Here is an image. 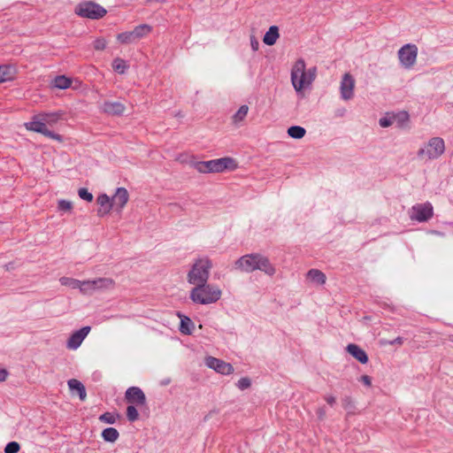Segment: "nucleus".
Masks as SVG:
<instances>
[{
    "instance_id": "obj_17",
    "label": "nucleus",
    "mask_w": 453,
    "mask_h": 453,
    "mask_svg": "<svg viewBox=\"0 0 453 453\" xmlns=\"http://www.w3.org/2000/svg\"><path fill=\"white\" fill-rule=\"evenodd\" d=\"M96 201L100 205V208L97 211V214L100 217H104V215L108 214L110 211L114 208L112 200L106 194L100 195Z\"/></svg>"
},
{
    "instance_id": "obj_30",
    "label": "nucleus",
    "mask_w": 453,
    "mask_h": 453,
    "mask_svg": "<svg viewBox=\"0 0 453 453\" xmlns=\"http://www.w3.org/2000/svg\"><path fill=\"white\" fill-rule=\"evenodd\" d=\"M249 111V107L246 104L242 105L238 111L232 117V120L234 124H238L242 122L247 116Z\"/></svg>"
},
{
    "instance_id": "obj_39",
    "label": "nucleus",
    "mask_w": 453,
    "mask_h": 453,
    "mask_svg": "<svg viewBox=\"0 0 453 453\" xmlns=\"http://www.w3.org/2000/svg\"><path fill=\"white\" fill-rule=\"evenodd\" d=\"M79 196L87 201V202H92L93 201V195L85 188H81L78 190Z\"/></svg>"
},
{
    "instance_id": "obj_10",
    "label": "nucleus",
    "mask_w": 453,
    "mask_h": 453,
    "mask_svg": "<svg viewBox=\"0 0 453 453\" xmlns=\"http://www.w3.org/2000/svg\"><path fill=\"white\" fill-rule=\"evenodd\" d=\"M418 48L414 44H406L398 50V57L401 64L411 68L416 62Z\"/></svg>"
},
{
    "instance_id": "obj_44",
    "label": "nucleus",
    "mask_w": 453,
    "mask_h": 453,
    "mask_svg": "<svg viewBox=\"0 0 453 453\" xmlns=\"http://www.w3.org/2000/svg\"><path fill=\"white\" fill-rule=\"evenodd\" d=\"M250 46L254 51L259 49V42L255 35H250Z\"/></svg>"
},
{
    "instance_id": "obj_24",
    "label": "nucleus",
    "mask_w": 453,
    "mask_h": 453,
    "mask_svg": "<svg viewBox=\"0 0 453 453\" xmlns=\"http://www.w3.org/2000/svg\"><path fill=\"white\" fill-rule=\"evenodd\" d=\"M15 69L11 65H0V83L13 80Z\"/></svg>"
},
{
    "instance_id": "obj_43",
    "label": "nucleus",
    "mask_w": 453,
    "mask_h": 453,
    "mask_svg": "<svg viewBox=\"0 0 453 453\" xmlns=\"http://www.w3.org/2000/svg\"><path fill=\"white\" fill-rule=\"evenodd\" d=\"M42 134L47 137H50L51 139H54V140H57V141H61V136L60 134H56L52 131H50V129H48L46 127V130L44 132H42Z\"/></svg>"
},
{
    "instance_id": "obj_45",
    "label": "nucleus",
    "mask_w": 453,
    "mask_h": 453,
    "mask_svg": "<svg viewBox=\"0 0 453 453\" xmlns=\"http://www.w3.org/2000/svg\"><path fill=\"white\" fill-rule=\"evenodd\" d=\"M359 380L367 387H370L372 385V379L368 375H362Z\"/></svg>"
},
{
    "instance_id": "obj_6",
    "label": "nucleus",
    "mask_w": 453,
    "mask_h": 453,
    "mask_svg": "<svg viewBox=\"0 0 453 453\" xmlns=\"http://www.w3.org/2000/svg\"><path fill=\"white\" fill-rule=\"evenodd\" d=\"M444 150L445 144L443 139L433 137L423 148L418 150L417 155L421 159L433 160L441 156Z\"/></svg>"
},
{
    "instance_id": "obj_23",
    "label": "nucleus",
    "mask_w": 453,
    "mask_h": 453,
    "mask_svg": "<svg viewBox=\"0 0 453 453\" xmlns=\"http://www.w3.org/2000/svg\"><path fill=\"white\" fill-rule=\"evenodd\" d=\"M179 317L180 318V325L179 328L180 333L186 335H190L195 327L193 321L187 316H181L179 314Z\"/></svg>"
},
{
    "instance_id": "obj_14",
    "label": "nucleus",
    "mask_w": 453,
    "mask_h": 453,
    "mask_svg": "<svg viewBox=\"0 0 453 453\" xmlns=\"http://www.w3.org/2000/svg\"><path fill=\"white\" fill-rule=\"evenodd\" d=\"M90 326H83L80 330L74 332L67 341V348L70 349H78L90 332Z\"/></svg>"
},
{
    "instance_id": "obj_46",
    "label": "nucleus",
    "mask_w": 453,
    "mask_h": 453,
    "mask_svg": "<svg viewBox=\"0 0 453 453\" xmlns=\"http://www.w3.org/2000/svg\"><path fill=\"white\" fill-rule=\"evenodd\" d=\"M8 377V372L5 369H0V381H4Z\"/></svg>"
},
{
    "instance_id": "obj_7",
    "label": "nucleus",
    "mask_w": 453,
    "mask_h": 453,
    "mask_svg": "<svg viewBox=\"0 0 453 453\" xmlns=\"http://www.w3.org/2000/svg\"><path fill=\"white\" fill-rule=\"evenodd\" d=\"M74 12L78 16L90 19H99L107 12L103 6L92 1L80 3Z\"/></svg>"
},
{
    "instance_id": "obj_36",
    "label": "nucleus",
    "mask_w": 453,
    "mask_h": 453,
    "mask_svg": "<svg viewBox=\"0 0 453 453\" xmlns=\"http://www.w3.org/2000/svg\"><path fill=\"white\" fill-rule=\"evenodd\" d=\"M73 209V203L70 201L61 199L58 202V210L59 211L70 212Z\"/></svg>"
},
{
    "instance_id": "obj_25",
    "label": "nucleus",
    "mask_w": 453,
    "mask_h": 453,
    "mask_svg": "<svg viewBox=\"0 0 453 453\" xmlns=\"http://www.w3.org/2000/svg\"><path fill=\"white\" fill-rule=\"evenodd\" d=\"M35 119L31 122L27 123L26 127L28 130L42 134V132L46 130V124L42 119Z\"/></svg>"
},
{
    "instance_id": "obj_13",
    "label": "nucleus",
    "mask_w": 453,
    "mask_h": 453,
    "mask_svg": "<svg viewBox=\"0 0 453 453\" xmlns=\"http://www.w3.org/2000/svg\"><path fill=\"white\" fill-rule=\"evenodd\" d=\"M125 398L130 404H134L137 407L146 405V396L143 391L138 387H130L127 389Z\"/></svg>"
},
{
    "instance_id": "obj_8",
    "label": "nucleus",
    "mask_w": 453,
    "mask_h": 453,
    "mask_svg": "<svg viewBox=\"0 0 453 453\" xmlns=\"http://www.w3.org/2000/svg\"><path fill=\"white\" fill-rule=\"evenodd\" d=\"M114 287V281L111 278H96L94 280H83L81 293L83 295H93L97 291L111 289Z\"/></svg>"
},
{
    "instance_id": "obj_18",
    "label": "nucleus",
    "mask_w": 453,
    "mask_h": 453,
    "mask_svg": "<svg viewBox=\"0 0 453 453\" xmlns=\"http://www.w3.org/2000/svg\"><path fill=\"white\" fill-rule=\"evenodd\" d=\"M347 351L361 364L368 362V356L365 351L355 343H350L346 348Z\"/></svg>"
},
{
    "instance_id": "obj_42",
    "label": "nucleus",
    "mask_w": 453,
    "mask_h": 453,
    "mask_svg": "<svg viewBox=\"0 0 453 453\" xmlns=\"http://www.w3.org/2000/svg\"><path fill=\"white\" fill-rule=\"evenodd\" d=\"M342 406L346 410H352L354 408V403L350 396H344L342 400Z\"/></svg>"
},
{
    "instance_id": "obj_37",
    "label": "nucleus",
    "mask_w": 453,
    "mask_h": 453,
    "mask_svg": "<svg viewBox=\"0 0 453 453\" xmlns=\"http://www.w3.org/2000/svg\"><path fill=\"white\" fill-rule=\"evenodd\" d=\"M99 420L106 424H114L117 420V416L111 412H104L100 415Z\"/></svg>"
},
{
    "instance_id": "obj_1",
    "label": "nucleus",
    "mask_w": 453,
    "mask_h": 453,
    "mask_svg": "<svg viewBox=\"0 0 453 453\" xmlns=\"http://www.w3.org/2000/svg\"><path fill=\"white\" fill-rule=\"evenodd\" d=\"M234 269L242 273H252L259 270L268 276H273L276 273V268L269 258L260 253L242 256L234 262Z\"/></svg>"
},
{
    "instance_id": "obj_40",
    "label": "nucleus",
    "mask_w": 453,
    "mask_h": 453,
    "mask_svg": "<svg viewBox=\"0 0 453 453\" xmlns=\"http://www.w3.org/2000/svg\"><path fill=\"white\" fill-rule=\"evenodd\" d=\"M250 385H251V381H250V380L248 377L241 378L237 381V384H236L238 388L241 389V390H244V389L249 388L250 387Z\"/></svg>"
},
{
    "instance_id": "obj_31",
    "label": "nucleus",
    "mask_w": 453,
    "mask_h": 453,
    "mask_svg": "<svg viewBox=\"0 0 453 453\" xmlns=\"http://www.w3.org/2000/svg\"><path fill=\"white\" fill-rule=\"evenodd\" d=\"M71 84V80L64 75L57 76L53 81V86L60 89H65L69 88Z\"/></svg>"
},
{
    "instance_id": "obj_22",
    "label": "nucleus",
    "mask_w": 453,
    "mask_h": 453,
    "mask_svg": "<svg viewBox=\"0 0 453 453\" xmlns=\"http://www.w3.org/2000/svg\"><path fill=\"white\" fill-rule=\"evenodd\" d=\"M307 279L318 285H323L326 282V275L324 273L318 269H311L307 273Z\"/></svg>"
},
{
    "instance_id": "obj_2",
    "label": "nucleus",
    "mask_w": 453,
    "mask_h": 453,
    "mask_svg": "<svg viewBox=\"0 0 453 453\" xmlns=\"http://www.w3.org/2000/svg\"><path fill=\"white\" fill-rule=\"evenodd\" d=\"M317 68L311 67L306 70V65L303 58H299L294 64L291 70V82L296 92L311 86L316 78Z\"/></svg>"
},
{
    "instance_id": "obj_12",
    "label": "nucleus",
    "mask_w": 453,
    "mask_h": 453,
    "mask_svg": "<svg viewBox=\"0 0 453 453\" xmlns=\"http://www.w3.org/2000/svg\"><path fill=\"white\" fill-rule=\"evenodd\" d=\"M355 79L353 76L347 73L341 81L340 93L342 99L348 101L354 96Z\"/></svg>"
},
{
    "instance_id": "obj_28",
    "label": "nucleus",
    "mask_w": 453,
    "mask_h": 453,
    "mask_svg": "<svg viewBox=\"0 0 453 453\" xmlns=\"http://www.w3.org/2000/svg\"><path fill=\"white\" fill-rule=\"evenodd\" d=\"M61 113L60 112H44L42 114H39L36 118L42 119L45 124H55L58 122V120L60 119Z\"/></svg>"
},
{
    "instance_id": "obj_33",
    "label": "nucleus",
    "mask_w": 453,
    "mask_h": 453,
    "mask_svg": "<svg viewBox=\"0 0 453 453\" xmlns=\"http://www.w3.org/2000/svg\"><path fill=\"white\" fill-rule=\"evenodd\" d=\"M117 40L123 44H130L135 42L137 40L134 37L133 31L120 33L117 35Z\"/></svg>"
},
{
    "instance_id": "obj_49",
    "label": "nucleus",
    "mask_w": 453,
    "mask_h": 453,
    "mask_svg": "<svg viewBox=\"0 0 453 453\" xmlns=\"http://www.w3.org/2000/svg\"><path fill=\"white\" fill-rule=\"evenodd\" d=\"M318 417L319 419H323L326 416V410L325 408H319L317 411Z\"/></svg>"
},
{
    "instance_id": "obj_50",
    "label": "nucleus",
    "mask_w": 453,
    "mask_h": 453,
    "mask_svg": "<svg viewBox=\"0 0 453 453\" xmlns=\"http://www.w3.org/2000/svg\"><path fill=\"white\" fill-rule=\"evenodd\" d=\"M344 112H345V110H344V109H342V113H340V115H343V113H344Z\"/></svg>"
},
{
    "instance_id": "obj_15",
    "label": "nucleus",
    "mask_w": 453,
    "mask_h": 453,
    "mask_svg": "<svg viewBox=\"0 0 453 453\" xmlns=\"http://www.w3.org/2000/svg\"><path fill=\"white\" fill-rule=\"evenodd\" d=\"M129 195L125 188H118L112 196V203L117 211H121L128 202Z\"/></svg>"
},
{
    "instance_id": "obj_4",
    "label": "nucleus",
    "mask_w": 453,
    "mask_h": 453,
    "mask_svg": "<svg viewBox=\"0 0 453 453\" xmlns=\"http://www.w3.org/2000/svg\"><path fill=\"white\" fill-rule=\"evenodd\" d=\"M194 167L202 173H222L225 170L236 169L237 164L234 158L226 157L209 161L195 162Z\"/></svg>"
},
{
    "instance_id": "obj_19",
    "label": "nucleus",
    "mask_w": 453,
    "mask_h": 453,
    "mask_svg": "<svg viewBox=\"0 0 453 453\" xmlns=\"http://www.w3.org/2000/svg\"><path fill=\"white\" fill-rule=\"evenodd\" d=\"M69 388L72 391H76L81 401H85L87 393L84 385L76 379H71L67 382Z\"/></svg>"
},
{
    "instance_id": "obj_27",
    "label": "nucleus",
    "mask_w": 453,
    "mask_h": 453,
    "mask_svg": "<svg viewBox=\"0 0 453 453\" xmlns=\"http://www.w3.org/2000/svg\"><path fill=\"white\" fill-rule=\"evenodd\" d=\"M119 434L114 427H107L103 430L102 437L105 441L114 442L118 440Z\"/></svg>"
},
{
    "instance_id": "obj_38",
    "label": "nucleus",
    "mask_w": 453,
    "mask_h": 453,
    "mask_svg": "<svg viewBox=\"0 0 453 453\" xmlns=\"http://www.w3.org/2000/svg\"><path fill=\"white\" fill-rule=\"evenodd\" d=\"M19 449L20 446L17 441H11L6 444L4 453H18Z\"/></svg>"
},
{
    "instance_id": "obj_5",
    "label": "nucleus",
    "mask_w": 453,
    "mask_h": 453,
    "mask_svg": "<svg viewBox=\"0 0 453 453\" xmlns=\"http://www.w3.org/2000/svg\"><path fill=\"white\" fill-rule=\"evenodd\" d=\"M211 267L212 264L209 258L203 257L197 259L188 273V283L196 286L206 283L209 280Z\"/></svg>"
},
{
    "instance_id": "obj_9",
    "label": "nucleus",
    "mask_w": 453,
    "mask_h": 453,
    "mask_svg": "<svg viewBox=\"0 0 453 453\" xmlns=\"http://www.w3.org/2000/svg\"><path fill=\"white\" fill-rule=\"evenodd\" d=\"M409 213L411 219L426 222L433 217L434 210L432 204L426 202L413 205Z\"/></svg>"
},
{
    "instance_id": "obj_11",
    "label": "nucleus",
    "mask_w": 453,
    "mask_h": 453,
    "mask_svg": "<svg viewBox=\"0 0 453 453\" xmlns=\"http://www.w3.org/2000/svg\"><path fill=\"white\" fill-rule=\"evenodd\" d=\"M205 365L223 375H229L234 372V367L230 363H226L214 357L205 358Z\"/></svg>"
},
{
    "instance_id": "obj_41",
    "label": "nucleus",
    "mask_w": 453,
    "mask_h": 453,
    "mask_svg": "<svg viewBox=\"0 0 453 453\" xmlns=\"http://www.w3.org/2000/svg\"><path fill=\"white\" fill-rule=\"evenodd\" d=\"M106 41L104 38H97L94 41V48L96 50H103L106 47Z\"/></svg>"
},
{
    "instance_id": "obj_26",
    "label": "nucleus",
    "mask_w": 453,
    "mask_h": 453,
    "mask_svg": "<svg viewBox=\"0 0 453 453\" xmlns=\"http://www.w3.org/2000/svg\"><path fill=\"white\" fill-rule=\"evenodd\" d=\"M152 30V27L150 25L142 24L135 27L133 30V34L136 40H140L149 35Z\"/></svg>"
},
{
    "instance_id": "obj_20",
    "label": "nucleus",
    "mask_w": 453,
    "mask_h": 453,
    "mask_svg": "<svg viewBox=\"0 0 453 453\" xmlns=\"http://www.w3.org/2000/svg\"><path fill=\"white\" fill-rule=\"evenodd\" d=\"M279 28L277 26H272L269 27L268 31L265 34L263 42L268 45L273 46L277 42V39L279 38Z\"/></svg>"
},
{
    "instance_id": "obj_29",
    "label": "nucleus",
    "mask_w": 453,
    "mask_h": 453,
    "mask_svg": "<svg viewBox=\"0 0 453 453\" xmlns=\"http://www.w3.org/2000/svg\"><path fill=\"white\" fill-rule=\"evenodd\" d=\"M59 281H60L61 285H63V286L69 287L73 289L78 288L81 291V284H82L81 280H76L73 278H69V277H62L59 279Z\"/></svg>"
},
{
    "instance_id": "obj_35",
    "label": "nucleus",
    "mask_w": 453,
    "mask_h": 453,
    "mask_svg": "<svg viewBox=\"0 0 453 453\" xmlns=\"http://www.w3.org/2000/svg\"><path fill=\"white\" fill-rule=\"evenodd\" d=\"M134 404H130L127 408V418L130 422H134L139 418V413Z\"/></svg>"
},
{
    "instance_id": "obj_34",
    "label": "nucleus",
    "mask_w": 453,
    "mask_h": 453,
    "mask_svg": "<svg viewBox=\"0 0 453 453\" xmlns=\"http://www.w3.org/2000/svg\"><path fill=\"white\" fill-rule=\"evenodd\" d=\"M127 67V62L121 58H116L112 62V68L119 73H124Z\"/></svg>"
},
{
    "instance_id": "obj_47",
    "label": "nucleus",
    "mask_w": 453,
    "mask_h": 453,
    "mask_svg": "<svg viewBox=\"0 0 453 453\" xmlns=\"http://www.w3.org/2000/svg\"><path fill=\"white\" fill-rule=\"evenodd\" d=\"M325 400L330 405H334L335 403V402H336L335 397L333 396V395H326V396H325Z\"/></svg>"
},
{
    "instance_id": "obj_48",
    "label": "nucleus",
    "mask_w": 453,
    "mask_h": 453,
    "mask_svg": "<svg viewBox=\"0 0 453 453\" xmlns=\"http://www.w3.org/2000/svg\"><path fill=\"white\" fill-rule=\"evenodd\" d=\"M403 343V337H396L395 340L389 342V344L394 345H402Z\"/></svg>"
},
{
    "instance_id": "obj_3",
    "label": "nucleus",
    "mask_w": 453,
    "mask_h": 453,
    "mask_svg": "<svg viewBox=\"0 0 453 453\" xmlns=\"http://www.w3.org/2000/svg\"><path fill=\"white\" fill-rule=\"evenodd\" d=\"M221 296L222 291L218 286L206 282L193 288L190 291L189 297L195 303L211 304L219 301Z\"/></svg>"
},
{
    "instance_id": "obj_21",
    "label": "nucleus",
    "mask_w": 453,
    "mask_h": 453,
    "mask_svg": "<svg viewBox=\"0 0 453 453\" xmlns=\"http://www.w3.org/2000/svg\"><path fill=\"white\" fill-rule=\"evenodd\" d=\"M398 119L399 121H407L409 115L406 111L399 113L397 116L393 117H383L379 120L380 126L382 127H388L393 125L394 121Z\"/></svg>"
},
{
    "instance_id": "obj_16",
    "label": "nucleus",
    "mask_w": 453,
    "mask_h": 453,
    "mask_svg": "<svg viewBox=\"0 0 453 453\" xmlns=\"http://www.w3.org/2000/svg\"><path fill=\"white\" fill-rule=\"evenodd\" d=\"M125 105L119 102L105 101L101 105V110L109 115L119 116L125 111Z\"/></svg>"
},
{
    "instance_id": "obj_32",
    "label": "nucleus",
    "mask_w": 453,
    "mask_h": 453,
    "mask_svg": "<svg viewBox=\"0 0 453 453\" xmlns=\"http://www.w3.org/2000/svg\"><path fill=\"white\" fill-rule=\"evenodd\" d=\"M306 134V130L300 126H292L288 129V134L294 139H302Z\"/></svg>"
}]
</instances>
